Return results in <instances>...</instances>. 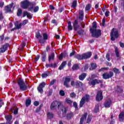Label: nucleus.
Instances as JSON below:
<instances>
[{
    "instance_id": "nucleus-20",
    "label": "nucleus",
    "mask_w": 124,
    "mask_h": 124,
    "mask_svg": "<svg viewBox=\"0 0 124 124\" xmlns=\"http://www.w3.org/2000/svg\"><path fill=\"white\" fill-rule=\"evenodd\" d=\"M76 87V88H81V87H83L84 86V84L83 83L81 82L80 81H77L75 83Z\"/></svg>"
},
{
    "instance_id": "nucleus-16",
    "label": "nucleus",
    "mask_w": 124,
    "mask_h": 124,
    "mask_svg": "<svg viewBox=\"0 0 124 124\" xmlns=\"http://www.w3.org/2000/svg\"><path fill=\"white\" fill-rule=\"evenodd\" d=\"M99 83H102V80L94 79L92 81H89V85H92V86H95L96 84H99Z\"/></svg>"
},
{
    "instance_id": "nucleus-57",
    "label": "nucleus",
    "mask_w": 124,
    "mask_h": 124,
    "mask_svg": "<svg viewBox=\"0 0 124 124\" xmlns=\"http://www.w3.org/2000/svg\"><path fill=\"white\" fill-rule=\"evenodd\" d=\"M105 25V18H103L102 20V26H103V27H104Z\"/></svg>"
},
{
    "instance_id": "nucleus-55",
    "label": "nucleus",
    "mask_w": 124,
    "mask_h": 124,
    "mask_svg": "<svg viewBox=\"0 0 124 124\" xmlns=\"http://www.w3.org/2000/svg\"><path fill=\"white\" fill-rule=\"evenodd\" d=\"M34 106H38V105H39V102L35 101L34 102Z\"/></svg>"
},
{
    "instance_id": "nucleus-12",
    "label": "nucleus",
    "mask_w": 124,
    "mask_h": 124,
    "mask_svg": "<svg viewBox=\"0 0 124 124\" xmlns=\"http://www.w3.org/2000/svg\"><path fill=\"white\" fill-rule=\"evenodd\" d=\"M104 105L106 108H109L110 106L112 105V100L110 99H107L105 102Z\"/></svg>"
},
{
    "instance_id": "nucleus-38",
    "label": "nucleus",
    "mask_w": 124,
    "mask_h": 124,
    "mask_svg": "<svg viewBox=\"0 0 124 124\" xmlns=\"http://www.w3.org/2000/svg\"><path fill=\"white\" fill-rule=\"evenodd\" d=\"M99 110V106L98 105H97V106H96L95 107L94 111L95 112V113H96V112H98Z\"/></svg>"
},
{
    "instance_id": "nucleus-47",
    "label": "nucleus",
    "mask_w": 124,
    "mask_h": 124,
    "mask_svg": "<svg viewBox=\"0 0 124 124\" xmlns=\"http://www.w3.org/2000/svg\"><path fill=\"white\" fill-rule=\"evenodd\" d=\"M60 94L62 96H64V92L63 91H62V90H61L60 91Z\"/></svg>"
},
{
    "instance_id": "nucleus-8",
    "label": "nucleus",
    "mask_w": 124,
    "mask_h": 124,
    "mask_svg": "<svg viewBox=\"0 0 124 124\" xmlns=\"http://www.w3.org/2000/svg\"><path fill=\"white\" fill-rule=\"evenodd\" d=\"M36 4L35 3L34 4H31V6L29 8V11H31L32 12H37L38 10H39V7L38 6H35Z\"/></svg>"
},
{
    "instance_id": "nucleus-4",
    "label": "nucleus",
    "mask_w": 124,
    "mask_h": 124,
    "mask_svg": "<svg viewBox=\"0 0 124 124\" xmlns=\"http://www.w3.org/2000/svg\"><path fill=\"white\" fill-rule=\"evenodd\" d=\"M19 87L21 91H26L28 89V83L27 81H24L22 79H19L17 81Z\"/></svg>"
},
{
    "instance_id": "nucleus-24",
    "label": "nucleus",
    "mask_w": 124,
    "mask_h": 124,
    "mask_svg": "<svg viewBox=\"0 0 124 124\" xmlns=\"http://www.w3.org/2000/svg\"><path fill=\"white\" fill-rule=\"evenodd\" d=\"M66 64V62L64 61L63 62H62L61 65L60 66L59 69H60V70H62V69H63V67L65 66Z\"/></svg>"
},
{
    "instance_id": "nucleus-44",
    "label": "nucleus",
    "mask_w": 124,
    "mask_h": 124,
    "mask_svg": "<svg viewBox=\"0 0 124 124\" xmlns=\"http://www.w3.org/2000/svg\"><path fill=\"white\" fill-rule=\"evenodd\" d=\"M27 18L28 19H31L32 18V16H31V13L27 12Z\"/></svg>"
},
{
    "instance_id": "nucleus-23",
    "label": "nucleus",
    "mask_w": 124,
    "mask_h": 124,
    "mask_svg": "<svg viewBox=\"0 0 124 124\" xmlns=\"http://www.w3.org/2000/svg\"><path fill=\"white\" fill-rule=\"evenodd\" d=\"M86 76H87L86 73H83L81 75L79 76V80H81V81H83L85 78H86Z\"/></svg>"
},
{
    "instance_id": "nucleus-30",
    "label": "nucleus",
    "mask_w": 124,
    "mask_h": 124,
    "mask_svg": "<svg viewBox=\"0 0 124 124\" xmlns=\"http://www.w3.org/2000/svg\"><path fill=\"white\" fill-rule=\"evenodd\" d=\"M112 70L115 74H120V70L117 68H114Z\"/></svg>"
},
{
    "instance_id": "nucleus-46",
    "label": "nucleus",
    "mask_w": 124,
    "mask_h": 124,
    "mask_svg": "<svg viewBox=\"0 0 124 124\" xmlns=\"http://www.w3.org/2000/svg\"><path fill=\"white\" fill-rule=\"evenodd\" d=\"M42 78H46V77H48V74L47 73L42 74L41 75Z\"/></svg>"
},
{
    "instance_id": "nucleus-61",
    "label": "nucleus",
    "mask_w": 124,
    "mask_h": 124,
    "mask_svg": "<svg viewBox=\"0 0 124 124\" xmlns=\"http://www.w3.org/2000/svg\"><path fill=\"white\" fill-rule=\"evenodd\" d=\"M4 5V2L2 1H0V7H2Z\"/></svg>"
},
{
    "instance_id": "nucleus-54",
    "label": "nucleus",
    "mask_w": 124,
    "mask_h": 124,
    "mask_svg": "<svg viewBox=\"0 0 124 124\" xmlns=\"http://www.w3.org/2000/svg\"><path fill=\"white\" fill-rule=\"evenodd\" d=\"M120 44V46L122 47V48H124V43H122V42H120L119 43Z\"/></svg>"
},
{
    "instance_id": "nucleus-42",
    "label": "nucleus",
    "mask_w": 124,
    "mask_h": 124,
    "mask_svg": "<svg viewBox=\"0 0 124 124\" xmlns=\"http://www.w3.org/2000/svg\"><path fill=\"white\" fill-rule=\"evenodd\" d=\"M36 37L39 40V39H40V38L42 37V36L40 35V33H38L37 34H36Z\"/></svg>"
},
{
    "instance_id": "nucleus-1",
    "label": "nucleus",
    "mask_w": 124,
    "mask_h": 124,
    "mask_svg": "<svg viewBox=\"0 0 124 124\" xmlns=\"http://www.w3.org/2000/svg\"><path fill=\"white\" fill-rule=\"evenodd\" d=\"M58 106L59 109H61L62 112V116L59 113L60 117H65V114H66V108L63 107V105L62 104L61 102H58L57 101H54L52 103L50 106V108L51 110H54L56 107Z\"/></svg>"
},
{
    "instance_id": "nucleus-25",
    "label": "nucleus",
    "mask_w": 124,
    "mask_h": 124,
    "mask_svg": "<svg viewBox=\"0 0 124 124\" xmlns=\"http://www.w3.org/2000/svg\"><path fill=\"white\" fill-rule=\"evenodd\" d=\"M54 58H55V53H51L49 56L48 61L50 62V61H52V60H54Z\"/></svg>"
},
{
    "instance_id": "nucleus-17",
    "label": "nucleus",
    "mask_w": 124,
    "mask_h": 124,
    "mask_svg": "<svg viewBox=\"0 0 124 124\" xmlns=\"http://www.w3.org/2000/svg\"><path fill=\"white\" fill-rule=\"evenodd\" d=\"M13 7V4H11L5 7L6 13L11 12V8Z\"/></svg>"
},
{
    "instance_id": "nucleus-21",
    "label": "nucleus",
    "mask_w": 124,
    "mask_h": 124,
    "mask_svg": "<svg viewBox=\"0 0 124 124\" xmlns=\"http://www.w3.org/2000/svg\"><path fill=\"white\" fill-rule=\"evenodd\" d=\"M79 20H83L84 18V12L83 10H79Z\"/></svg>"
},
{
    "instance_id": "nucleus-14",
    "label": "nucleus",
    "mask_w": 124,
    "mask_h": 124,
    "mask_svg": "<svg viewBox=\"0 0 124 124\" xmlns=\"http://www.w3.org/2000/svg\"><path fill=\"white\" fill-rule=\"evenodd\" d=\"M43 39H39V42L41 43V44H44L45 43V40H47L48 39V35L46 33L43 34Z\"/></svg>"
},
{
    "instance_id": "nucleus-56",
    "label": "nucleus",
    "mask_w": 124,
    "mask_h": 124,
    "mask_svg": "<svg viewBox=\"0 0 124 124\" xmlns=\"http://www.w3.org/2000/svg\"><path fill=\"white\" fill-rule=\"evenodd\" d=\"M40 58V56L39 55H37L35 59V62H37V61H38V60H39V58Z\"/></svg>"
},
{
    "instance_id": "nucleus-13",
    "label": "nucleus",
    "mask_w": 124,
    "mask_h": 124,
    "mask_svg": "<svg viewBox=\"0 0 124 124\" xmlns=\"http://www.w3.org/2000/svg\"><path fill=\"white\" fill-rule=\"evenodd\" d=\"M71 78L70 77H66L65 78V80L64 81V86H65L66 88H69V83L70 82V79Z\"/></svg>"
},
{
    "instance_id": "nucleus-28",
    "label": "nucleus",
    "mask_w": 124,
    "mask_h": 124,
    "mask_svg": "<svg viewBox=\"0 0 124 124\" xmlns=\"http://www.w3.org/2000/svg\"><path fill=\"white\" fill-rule=\"evenodd\" d=\"M73 27H72V25H71V22H68V29L69 31H72Z\"/></svg>"
},
{
    "instance_id": "nucleus-10",
    "label": "nucleus",
    "mask_w": 124,
    "mask_h": 124,
    "mask_svg": "<svg viewBox=\"0 0 124 124\" xmlns=\"http://www.w3.org/2000/svg\"><path fill=\"white\" fill-rule=\"evenodd\" d=\"M46 86V83L43 82L40 83L37 88L38 92L40 93H43V88H44Z\"/></svg>"
},
{
    "instance_id": "nucleus-58",
    "label": "nucleus",
    "mask_w": 124,
    "mask_h": 124,
    "mask_svg": "<svg viewBox=\"0 0 124 124\" xmlns=\"http://www.w3.org/2000/svg\"><path fill=\"white\" fill-rule=\"evenodd\" d=\"M55 82H56V79H53L50 82V85L52 86L55 84Z\"/></svg>"
},
{
    "instance_id": "nucleus-36",
    "label": "nucleus",
    "mask_w": 124,
    "mask_h": 124,
    "mask_svg": "<svg viewBox=\"0 0 124 124\" xmlns=\"http://www.w3.org/2000/svg\"><path fill=\"white\" fill-rule=\"evenodd\" d=\"M22 13H23V11L21 9H18L17 12V16H20L22 15Z\"/></svg>"
},
{
    "instance_id": "nucleus-60",
    "label": "nucleus",
    "mask_w": 124,
    "mask_h": 124,
    "mask_svg": "<svg viewBox=\"0 0 124 124\" xmlns=\"http://www.w3.org/2000/svg\"><path fill=\"white\" fill-rule=\"evenodd\" d=\"M88 68H89V65L86 64L85 66H84V71H86V70H87Z\"/></svg>"
},
{
    "instance_id": "nucleus-39",
    "label": "nucleus",
    "mask_w": 124,
    "mask_h": 124,
    "mask_svg": "<svg viewBox=\"0 0 124 124\" xmlns=\"http://www.w3.org/2000/svg\"><path fill=\"white\" fill-rule=\"evenodd\" d=\"M94 68H96V64L92 63L91 64V68H90V70H92V69H94Z\"/></svg>"
},
{
    "instance_id": "nucleus-34",
    "label": "nucleus",
    "mask_w": 124,
    "mask_h": 124,
    "mask_svg": "<svg viewBox=\"0 0 124 124\" xmlns=\"http://www.w3.org/2000/svg\"><path fill=\"white\" fill-rule=\"evenodd\" d=\"M77 6V1L76 0H75L73 1L72 4V7L73 8H75Z\"/></svg>"
},
{
    "instance_id": "nucleus-41",
    "label": "nucleus",
    "mask_w": 124,
    "mask_h": 124,
    "mask_svg": "<svg viewBox=\"0 0 124 124\" xmlns=\"http://www.w3.org/2000/svg\"><path fill=\"white\" fill-rule=\"evenodd\" d=\"M92 121V116H88L87 120V123L89 124V123H90V122Z\"/></svg>"
},
{
    "instance_id": "nucleus-31",
    "label": "nucleus",
    "mask_w": 124,
    "mask_h": 124,
    "mask_svg": "<svg viewBox=\"0 0 124 124\" xmlns=\"http://www.w3.org/2000/svg\"><path fill=\"white\" fill-rule=\"evenodd\" d=\"M115 54L116 55V57L117 58H120V53L119 52V50L118 49V47H115Z\"/></svg>"
},
{
    "instance_id": "nucleus-40",
    "label": "nucleus",
    "mask_w": 124,
    "mask_h": 124,
    "mask_svg": "<svg viewBox=\"0 0 124 124\" xmlns=\"http://www.w3.org/2000/svg\"><path fill=\"white\" fill-rule=\"evenodd\" d=\"M29 23V20L28 19L24 20L22 23H21V25L22 26H25V25H27Z\"/></svg>"
},
{
    "instance_id": "nucleus-22",
    "label": "nucleus",
    "mask_w": 124,
    "mask_h": 124,
    "mask_svg": "<svg viewBox=\"0 0 124 124\" xmlns=\"http://www.w3.org/2000/svg\"><path fill=\"white\" fill-rule=\"evenodd\" d=\"M119 119L120 122H123L124 120V112H121L119 115Z\"/></svg>"
},
{
    "instance_id": "nucleus-35",
    "label": "nucleus",
    "mask_w": 124,
    "mask_h": 124,
    "mask_svg": "<svg viewBox=\"0 0 124 124\" xmlns=\"http://www.w3.org/2000/svg\"><path fill=\"white\" fill-rule=\"evenodd\" d=\"M72 116H73V113L70 112L67 115L66 118L68 120H69V119H71L72 118Z\"/></svg>"
},
{
    "instance_id": "nucleus-49",
    "label": "nucleus",
    "mask_w": 124,
    "mask_h": 124,
    "mask_svg": "<svg viewBox=\"0 0 124 124\" xmlns=\"http://www.w3.org/2000/svg\"><path fill=\"white\" fill-rule=\"evenodd\" d=\"M28 14L27 11H24L22 14V17H26Z\"/></svg>"
},
{
    "instance_id": "nucleus-15",
    "label": "nucleus",
    "mask_w": 124,
    "mask_h": 124,
    "mask_svg": "<svg viewBox=\"0 0 124 124\" xmlns=\"http://www.w3.org/2000/svg\"><path fill=\"white\" fill-rule=\"evenodd\" d=\"M9 46V45L8 44H6L2 46L0 48V53H4L6 50H7V48Z\"/></svg>"
},
{
    "instance_id": "nucleus-63",
    "label": "nucleus",
    "mask_w": 124,
    "mask_h": 124,
    "mask_svg": "<svg viewBox=\"0 0 124 124\" xmlns=\"http://www.w3.org/2000/svg\"><path fill=\"white\" fill-rule=\"evenodd\" d=\"M3 105V101L0 99V108Z\"/></svg>"
},
{
    "instance_id": "nucleus-43",
    "label": "nucleus",
    "mask_w": 124,
    "mask_h": 124,
    "mask_svg": "<svg viewBox=\"0 0 124 124\" xmlns=\"http://www.w3.org/2000/svg\"><path fill=\"white\" fill-rule=\"evenodd\" d=\"M91 9V5L88 4L85 7V10H90Z\"/></svg>"
},
{
    "instance_id": "nucleus-32",
    "label": "nucleus",
    "mask_w": 124,
    "mask_h": 124,
    "mask_svg": "<svg viewBox=\"0 0 124 124\" xmlns=\"http://www.w3.org/2000/svg\"><path fill=\"white\" fill-rule=\"evenodd\" d=\"M65 102V103H67V104L70 105L72 104V102H73V101H72V100H70L69 98H66Z\"/></svg>"
},
{
    "instance_id": "nucleus-11",
    "label": "nucleus",
    "mask_w": 124,
    "mask_h": 124,
    "mask_svg": "<svg viewBox=\"0 0 124 124\" xmlns=\"http://www.w3.org/2000/svg\"><path fill=\"white\" fill-rule=\"evenodd\" d=\"M103 99V96H102V92L98 91L97 93V95L96 96V100L97 101H100V100H102Z\"/></svg>"
},
{
    "instance_id": "nucleus-51",
    "label": "nucleus",
    "mask_w": 124,
    "mask_h": 124,
    "mask_svg": "<svg viewBox=\"0 0 124 124\" xmlns=\"http://www.w3.org/2000/svg\"><path fill=\"white\" fill-rule=\"evenodd\" d=\"M3 19V16L2 15V12L0 11V20Z\"/></svg>"
},
{
    "instance_id": "nucleus-33",
    "label": "nucleus",
    "mask_w": 124,
    "mask_h": 124,
    "mask_svg": "<svg viewBox=\"0 0 124 124\" xmlns=\"http://www.w3.org/2000/svg\"><path fill=\"white\" fill-rule=\"evenodd\" d=\"M73 70H77V69H79V65L77 64H74L72 67Z\"/></svg>"
},
{
    "instance_id": "nucleus-53",
    "label": "nucleus",
    "mask_w": 124,
    "mask_h": 124,
    "mask_svg": "<svg viewBox=\"0 0 124 124\" xmlns=\"http://www.w3.org/2000/svg\"><path fill=\"white\" fill-rule=\"evenodd\" d=\"M13 123V121L11 120L7 121L6 124H12Z\"/></svg>"
},
{
    "instance_id": "nucleus-9",
    "label": "nucleus",
    "mask_w": 124,
    "mask_h": 124,
    "mask_svg": "<svg viewBox=\"0 0 124 124\" xmlns=\"http://www.w3.org/2000/svg\"><path fill=\"white\" fill-rule=\"evenodd\" d=\"M114 76V73L112 72H109L108 73H105L103 75V78L104 79H109L111 77Z\"/></svg>"
},
{
    "instance_id": "nucleus-62",
    "label": "nucleus",
    "mask_w": 124,
    "mask_h": 124,
    "mask_svg": "<svg viewBox=\"0 0 124 124\" xmlns=\"http://www.w3.org/2000/svg\"><path fill=\"white\" fill-rule=\"evenodd\" d=\"M75 55V51H73L70 54V57H72L73 56H74Z\"/></svg>"
},
{
    "instance_id": "nucleus-37",
    "label": "nucleus",
    "mask_w": 124,
    "mask_h": 124,
    "mask_svg": "<svg viewBox=\"0 0 124 124\" xmlns=\"http://www.w3.org/2000/svg\"><path fill=\"white\" fill-rule=\"evenodd\" d=\"M31 101L30 99H27L26 101V106H30L31 105Z\"/></svg>"
},
{
    "instance_id": "nucleus-6",
    "label": "nucleus",
    "mask_w": 124,
    "mask_h": 124,
    "mask_svg": "<svg viewBox=\"0 0 124 124\" xmlns=\"http://www.w3.org/2000/svg\"><path fill=\"white\" fill-rule=\"evenodd\" d=\"M21 6L24 9H27L29 6H31V4L27 0H25L21 2Z\"/></svg>"
},
{
    "instance_id": "nucleus-7",
    "label": "nucleus",
    "mask_w": 124,
    "mask_h": 124,
    "mask_svg": "<svg viewBox=\"0 0 124 124\" xmlns=\"http://www.w3.org/2000/svg\"><path fill=\"white\" fill-rule=\"evenodd\" d=\"M89 99H90V96L89 95H86L85 96L83 97L80 102V107H83V105L85 104V102H86V101H89Z\"/></svg>"
},
{
    "instance_id": "nucleus-2",
    "label": "nucleus",
    "mask_w": 124,
    "mask_h": 124,
    "mask_svg": "<svg viewBox=\"0 0 124 124\" xmlns=\"http://www.w3.org/2000/svg\"><path fill=\"white\" fill-rule=\"evenodd\" d=\"M96 28H97L96 22H93V27L90 29V32L93 37L97 38L101 35V31L99 29H96Z\"/></svg>"
},
{
    "instance_id": "nucleus-19",
    "label": "nucleus",
    "mask_w": 124,
    "mask_h": 124,
    "mask_svg": "<svg viewBox=\"0 0 124 124\" xmlns=\"http://www.w3.org/2000/svg\"><path fill=\"white\" fill-rule=\"evenodd\" d=\"M15 26L16 29H17V30H19V29H21L22 25L21 23H19V22L16 21L15 23Z\"/></svg>"
},
{
    "instance_id": "nucleus-18",
    "label": "nucleus",
    "mask_w": 124,
    "mask_h": 124,
    "mask_svg": "<svg viewBox=\"0 0 124 124\" xmlns=\"http://www.w3.org/2000/svg\"><path fill=\"white\" fill-rule=\"evenodd\" d=\"M73 28L75 31H77L78 29L80 27V26L78 25V21L75 20L73 23Z\"/></svg>"
},
{
    "instance_id": "nucleus-5",
    "label": "nucleus",
    "mask_w": 124,
    "mask_h": 124,
    "mask_svg": "<svg viewBox=\"0 0 124 124\" xmlns=\"http://www.w3.org/2000/svg\"><path fill=\"white\" fill-rule=\"evenodd\" d=\"M119 36H120V34H119V31H118V30L113 28L111 32L110 33L111 40H112V41H115V38H118Z\"/></svg>"
},
{
    "instance_id": "nucleus-26",
    "label": "nucleus",
    "mask_w": 124,
    "mask_h": 124,
    "mask_svg": "<svg viewBox=\"0 0 124 124\" xmlns=\"http://www.w3.org/2000/svg\"><path fill=\"white\" fill-rule=\"evenodd\" d=\"M5 118L6 119V121H11L13 117L11 115H7L5 116Z\"/></svg>"
},
{
    "instance_id": "nucleus-48",
    "label": "nucleus",
    "mask_w": 124,
    "mask_h": 124,
    "mask_svg": "<svg viewBox=\"0 0 124 124\" xmlns=\"http://www.w3.org/2000/svg\"><path fill=\"white\" fill-rule=\"evenodd\" d=\"M45 60H46V55H43L42 58V62H45Z\"/></svg>"
},
{
    "instance_id": "nucleus-45",
    "label": "nucleus",
    "mask_w": 124,
    "mask_h": 124,
    "mask_svg": "<svg viewBox=\"0 0 124 124\" xmlns=\"http://www.w3.org/2000/svg\"><path fill=\"white\" fill-rule=\"evenodd\" d=\"M25 46H26V43H22L21 47H19V49H20V50H23L24 49V47H25Z\"/></svg>"
},
{
    "instance_id": "nucleus-29",
    "label": "nucleus",
    "mask_w": 124,
    "mask_h": 124,
    "mask_svg": "<svg viewBox=\"0 0 124 124\" xmlns=\"http://www.w3.org/2000/svg\"><path fill=\"white\" fill-rule=\"evenodd\" d=\"M47 117L48 119H52L54 117V114L51 112H47Z\"/></svg>"
},
{
    "instance_id": "nucleus-50",
    "label": "nucleus",
    "mask_w": 124,
    "mask_h": 124,
    "mask_svg": "<svg viewBox=\"0 0 124 124\" xmlns=\"http://www.w3.org/2000/svg\"><path fill=\"white\" fill-rule=\"evenodd\" d=\"M70 96H71V97H72L73 98H74V97H75L76 96V94H75V93H72L70 94Z\"/></svg>"
},
{
    "instance_id": "nucleus-52",
    "label": "nucleus",
    "mask_w": 124,
    "mask_h": 124,
    "mask_svg": "<svg viewBox=\"0 0 124 124\" xmlns=\"http://www.w3.org/2000/svg\"><path fill=\"white\" fill-rule=\"evenodd\" d=\"M14 115H17L18 114V108H16L14 111Z\"/></svg>"
},
{
    "instance_id": "nucleus-64",
    "label": "nucleus",
    "mask_w": 124,
    "mask_h": 124,
    "mask_svg": "<svg viewBox=\"0 0 124 124\" xmlns=\"http://www.w3.org/2000/svg\"><path fill=\"white\" fill-rule=\"evenodd\" d=\"M73 105H74V107L76 108V109H77V103H76V102H74V103H73Z\"/></svg>"
},
{
    "instance_id": "nucleus-59",
    "label": "nucleus",
    "mask_w": 124,
    "mask_h": 124,
    "mask_svg": "<svg viewBox=\"0 0 124 124\" xmlns=\"http://www.w3.org/2000/svg\"><path fill=\"white\" fill-rule=\"evenodd\" d=\"M109 54H107L106 55V59H107L108 61V62H110V58H109Z\"/></svg>"
},
{
    "instance_id": "nucleus-27",
    "label": "nucleus",
    "mask_w": 124,
    "mask_h": 124,
    "mask_svg": "<svg viewBox=\"0 0 124 124\" xmlns=\"http://www.w3.org/2000/svg\"><path fill=\"white\" fill-rule=\"evenodd\" d=\"M66 56H67V54H66V53H62L59 56V60H62V58H65Z\"/></svg>"
},
{
    "instance_id": "nucleus-3",
    "label": "nucleus",
    "mask_w": 124,
    "mask_h": 124,
    "mask_svg": "<svg viewBox=\"0 0 124 124\" xmlns=\"http://www.w3.org/2000/svg\"><path fill=\"white\" fill-rule=\"evenodd\" d=\"M90 57H92V52L83 53L81 55L77 54L75 56V58L78 60H86V59H89Z\"/></svg>"
}]
</instances>
